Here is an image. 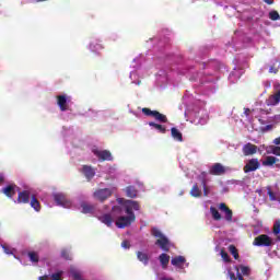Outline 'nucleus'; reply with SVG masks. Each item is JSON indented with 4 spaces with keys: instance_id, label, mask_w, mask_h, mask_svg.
Listing matches in <instances>:
<instances>
[{
    "instance_id": "18",
    "label": "nucleus",
    "mask_w": 280,
    "mask_h": 280,
    "mask_svg": "<svg viewBox=\"0 0 280 280\" xmlns=\"http://www.w3.org/2000/svg\"><path fill=\"white\" fill-rule=\"evenodd\" d=\"M0 248H2L4 255H12L14 259H18V261L22 264V266H25V264H23V260H21V257L16 256V248L10 245L1 244V243H0Z\"/></svg>"
},
{
    "instance_id": "22",
    "label": "nucleus",
    "mask_w": 280,
    "mask_h": 280,
    "mask_svg": "<svg viewBox=\"0 0 280 280\" xmlns=\"http://www.w3.org/2000/svg\"><path fill=\"white\" fill-rule=\"evenodd\" d=\"M257 150H258L257 145L250 142L244 144L242 148V152L244 156H253L254 154H257Z\"/></svg>"
},
{
    "instance_id": "26",
    "label": "nucleus",
    "mask_w": 280,
    "mask_h": 280,
    "mask_svg": "<svg viewBox=\"0 0 280 280\" xmlns=\"http://www.w3.org/2000/svg\"><path fill=\"white\" fill-rule=\"evenodd\" d=\"M159 261L163 270H166L167 266H170V255L163 253L159 256Z\"/></svg>"
},
{
    "instance_id": "12",
    "label": "nucleus",
    "mask_w": 280,
    "mask_h": 280,
    "mask_svg": "<svg viewBox=\"0 0 280 280\" xmlns=\"http://www.w3.org/2000/svg\"><path fill=\"white\" fill-rule=\"evenodd\" d=\"M171 266L174 267L177 272H185V269L189 268V262L185 256L177 255L172 257Z\"/></svg>"
},
{
    "instance_id": "25",
    "label": "nucleus",
    "mask_w": 280,
    "mask_h": 280,
    "mask_svg": "<svg viewBox=\"0 0 280 280\" xmlns=\"http://www.w3.org/2000/svg\"><path fill=\"white\" fill-rule=\"evenodd\" d=\"M171 137L174 141H177V143H183V132L178 130L176 127L171 128Z\"/></svg>"
},
{
    "instance_id": "33",
    "label": "nucleus",
    "mask_w": 280,
    "mask_h": 280,
    "mask_svg": "<svg viewBox=\"0 0 280 280\" xmlns=\"http://www.w3.org/2000/svg\"><path fill=\"white\" fill-rule=\"evenodd\" d=\"M137 257L144 266H148V262L150 261V258H148V254L143 252H138Z\"/></svg>"
},
{
    "instance_id": "1",
    "label": "nucleus",
    "mask_w": 280,
    "mask_h": 280,
    "mask_svg": "<svg viewBox=\"0 0 280 280\" xmlns=\"http://www.w3.org/2000/svg\"><path fill=\"white\" fill-rule=\"evenodd\" d=\"M116 202L119 206H114L110 212H108V206H104V210L96 212L95 218L109 229L113 224H116L117 229H126L137 220L135 211H139V202L124 198H118Z\"/></svg>"
},
{
    "instance_id": "3",
    "label": "nucleus",
    "mask_w": 280,
    "mask_h": 280,
    "mask_svg": "<svg viewBox=\"0 0 280 280\" xmlns=\"http://www.w3.org/2000/svg\"><path fill=\"white\" fill-rule=\"evenodd\" d=\"M143 115L147 117H152L155 121H149L148 126L151 130H155L159 135H165L167 132V127L164 124H167V116L161 114L159 110H152L148 107L142 108Z\"/></svg>"
},
{
    "instance_id": "13",
    "label": "nucleus",
    "mask_w": 280,
    "mask_h": 280,
    "mask_svg": "<svg viewBox=\"0 0 280 280\" xmlns=\"http://www.w3.org/2000/svg\"><path fill=\"white\" fill-rule=\"evenodd\" d=\"M92 153L98 161L104 162V161H113V153L108 150H100L97 147L92 148Z\"/></svg>"
},
{
    "instance_id": "32",
    "label": "nucleus",
    "mask_w": 280,
    "mask_h": 280,
    "mask_svg": "<svg viewBox=\"0 0 280 280\" xmlns=\"http://www.w3.org/2000/svg\"><path fill=\"white\" fill-rule=\"evenodd\" d=\"M129 78L131 80L132 84H141V80L139 79V71L138 70H133L130 72Z\"/></svg>"
},
{
    "instance_id": "35",
    "label": "nucleus",
    "mask_w": 280,
    "mask_h": 280,
    "mask_svg": "<svg viewBox=\"0 0 280 280\" xmlns=\"http://www.w3.org/2000/svg\"><path fill=\"white\" fill-rule=\"evenodd\" d=\"M27 257L30 261L33 262L34 265H36L39 260L38 253L36 252H28Z\"/></svg>"
},
{
    "instance_id": "24",
    "label": "nucleus",
    "mask_w": 280,
    "mask_h": 280,
    "mask_svg": "<svg viewBox=\"0 0 280 280\" xmlns=\"http://www.w3.org/2000/svg\"><path fill=\"white\" fill-rule=\"evenodd\" d=\"M69 277L73 280H85L82 276V271H80V269L77 267H70Z\"/></svg>"
},
{
    "instance_id": "53",
    "label": "nucleus",
    "mask_w": 280,
    "mask_h": 280,
    "mask_svg": "<svg viewBox=\"0 0 280 280\" xmlns=\"http://www.w3.org/2000/svg\"><path fill=\"white\" fill-rule=\"evenodd\" d=\"M48 277L47 276H43V277H39L38 280H47Z\"/></svg>"
},
{
    "instance_id": "51",
    "label": "nucleus",
    "mask_w": 280,
    "mask_h": 280,
    "mask_svg": "<svg viewBox=\"0 0 280 280\" xmlns=\"http://www.w3.org/2000/svg\"><path fill=\"white\" fill-rule=\"evenodd\" d=\"M5 176H3V174L0 173V183H3Z\"/></svg>"
},
{
    "instance_id": "30",
    "label": "nucleus",
    "mask_w": 280,
    "mask_h": 280,
    "mask_svg": "<svg viewBox=\"0 0 280 280\" xmlns=\"http://www.w3.org/2000/svg\"><path fill=\"white\" fill-rule=\"evenodd\" d=\"M31 207L32 209H34V211H36V213H40V209H42L40 201H38V199H36L35 196L31 197Z\"/></svg>"
},
{
    "instance_id": "6",
    "label": "nucleus",
    "mask_w": 280,
    "mask_h": 280,
    "mask_svg": "<svg viewBox=\"0 0 280 280\" xmlns=\"http://www.w3.org/2000/svg\"><path fill=\"white\" fill-rule=\"evenodd\" d=\"M56 105L61 113L71 110L73 106V97L67 93H59L55 96Z\"/></svg>"
},
{
    "instance_id": "10",
    "label": "nucleus",
    "mask_w": 280,
    "mask_h": 280,
    "mask_svg": "<svg viewBox=\"0 0 280 280\" xmlns=\"http://www.w3.org/2000/svg\"><path fill=\"white\" fill-rule=\"evenodd\" d=\"M54 201L58 207H62L63 209H74L75 203L72 199H69L67 195L62 192H55L52 195Z\"/></svg>"
},
{
    "instance_id": "28",
    "label": "nucleus",
    "mask_w": 280,
    "mask_h": 280,
    "mask_svg": "<svg viewBox=\"0 0 280 280\" xmlns=\"http://www.w3.org/2000/svg\"><path fill=\"white\" fill-rule=\"evenodd\" d=\"M278 161L279 159H277L276 156L269 155L265 159V161H262V165L265 167H272V165H275V163H278Z\"/></svg>"
},
{
    "instance_id": "15",
    "label": "nucleus",
    "mask_w": 280,
    "mask_h": 280,
    "mask_svg": "<svg viewBox=\"0 0 280 280\" xmlns=\"http://www.w3.org/2000/svg\"><path fill=\"white\" fill-rule=\"evenodd\" d=\"M81 174L86 178V180H93L95 178V174H97V171L95 167L91 165H83L80 170Z\"/></svg>"
},
{
    "instance_id": "14",
    "label": "nucleus",
    "mask_w": 280,
    "mask_h": 280,
    "mask_svg": "<svg viewBox=\"0 0 280 280\" xmlns=\"http://www.w3.org/2000/svg\"><path fill=\"white\" fill-rule=\"evenodd\" d=\"M276 94L270 95L268 100H266V106H277L280 102V83L276 82L275 85Z\"/></svg>"
},
{
    "instance_id": "31",
    "label": "nucleus",
    "mask_w": 280,
    "mask_h": 280,
    "mask_svg": "<svg viewBox=\"0 0 280 280\" xmlns=\"http://www.w3.org/2000/svg\"><path fill=\"white\" fill-rule=\"evenodd\" d=\"M201 116H197V124H199L200 126H205V124H207L209 121V114H207L206 112H200Z\"/></svg>"
},
{
    "instance_id": "19",
    "label": "nucleus",
    "mask_w": 280,
    "mask_h": 280,
    "mask_svg": "<svg viewBox=\"0 0 280 280\" xmlns=\"http://www.w3.org/2000/svg\"><path fill=\"white\" fill-rule=\"evenodd\" d=\"M226 172V168L221 163H214L209 167V174L212 176H222Z\"/></svg>"
},
{
    "instance_id": "37",
    "label": "nucleus",
    "mask_w": 280,
    "mask_h": 280,
    "mask_svg": "<svg viewBox=\"0 0 280 280\" xmlns=\"http://www.w3.org/2000/svg\"><path fill=\"white\" fill-rule=\"evenodd\" d=\"M268 16L270 21H280L279 12H277L276 10L270 11Z\"/></svg>"
},
{
    "instance_id": "2",
    "label": "nucleus",
    "mask_w": 280,
    "mask_h": 280,
    "mask_svg": "<svg viewBox=\"0 0 280 280\" xmlns=\"http://www.w3.org/2000/svg\"><path fill=\"white\" fill-rule=\"evenodd\" d=\"M272 108L266 104H258L255 108H244L243 117L247 124L246 128L249 132H270L273 130L275 124H279L280 115L269 116Z\"/></svg>"
},
{
    "instance_id": "44",
    "label": "nucleus",
    "mask_w": 280,
    "mask_h": 280,
    "mask_svg": "<svg viewBox=\"0 0 280 280\" xmlns=\"http://www.w3.org/2000/svg\"><path fill=\"white\" fill-rule=\"evenodd\" d=\"M130 241H127V240H125V241H122V243H121V248H124L125 250H128V249H130Z\"/></svg>"
},
{
    "instance_id": "49",
    "label": "nucleus",
    "mask_w": 280,
    "mask_h": 280,
    "mask_svg": "<svg viewBox=\"0 0 280 280\" xmlns=\"http://www.w3.org/2000/svg\"><path fill=\"white\" fill-rule=\"evenodd\" d=\"M267 5H272L275 3V0H262Z\"/></svg>"
},
{
    "instance_id": "27",
    "label": "nucleus",
    "mask_w": 280,
    "mask_h": 280,
    "mask_svg": "<svg viewBox=\"0 0 280 280\" xmlns=\"http://www.w3.org/2000/svg\"><path fill=\"white\" fill-rule=\"evenodd\" d=\"M125 194L127 198H137L139 190L135 186H127L125 188Z\"/></svg>"
},
{
    "instance_id": "43",
    "label": "nucleus",
    "mask_w": 280,
    "mask_h": 280,
    "mask_svg": "<svg viewBox=\"0 0 280 280\" xmlns=\"http://www.w3.org/2000/svg\"><path fill=\"white\" fill-rule=\"evenodd\" d=\"M276 148H277V145H269V147H265V150H266L267 154H275Z\"/></svg>"
},
{
    "instance_id": "46",
    "label": "nucleus",
    "mask_w": 280,
    "mask_h": 280,
    "mask_svg": "<svg viewBox=\"0 0 280 280\" xmlns=\"http://www.w3.org/2000/svg\"><path fill=\"white\" fill-rule=\"evenodd\" d=\"M201 185L203 187V196H209V190H207V182L202 180Z\"/></svg>"
},
{
    "instance_id": "45",
    "label": "nucleus",
    "mask_w": 280,
    "mask_h": 280,
    "mask_svg": "<svg viewBox=\"0 0 280 280\" xmlns=\"http://www.w3.org/2000/svg\"><path fill=\"white\" fill-rule=\"evenodd\" d=\"M279 71V65L277 66V63H275V66H271L269 68V73H278Z\"/></svg>"
},
{
    "instance_id": "38",
    "label": "nucleus",
    "mask_w": 280,
    "mask_h": 280,
    "mask_svg": "<svg viewBox=\"0 0 280 280\" xmlns=\"http://www.w3.org/2000/svg\"><path fill=\"white\" fill-rule=\"evenodd\" d=\"M62 275H65V271L59 270V271L52 273L50 277L52 280H62Z\"/></svg>"
},
{
    "instance_id": "47",
    "label": "nucleus",
    "mask_w": 280,
    "mask_h": 280,
    "mask_svg": "<svg viewBox=\"0 0 280 280\" xmlns=\"http://www.w3.org/2000/svg\"><path fill=\"white\" fill-rule=\"evenodd\" d=\"M273 154H275V156H280V147L276 145Z\"/></svg>"
},
{
    "instance_id": "29",
    "label": "nucleus",
    "mask_w": 280,
    "mask_h": 280,
    "mask_svg": "<svg viewBox=\"0 0 280 280\" xmlns=\"http://www.w3.org/2000/svg\"><path fill=\"white\" fill-rule=\"evenodd\" d=\"M190 196H192V198H200L202 196V189L198 184H195L190 189Z\"/></svg>"
},
{
    "instance_id": "5",
    "label": "nucleus",
    "mask_w": 280,
    "mask_h": 280,
    "mask_svg": "<svg viewBox=\"0 0 280 280\" xmlns=\"http://www.w3.org/2000/svg\"><path fill=\"white\" fill-rule=\"evenodd\" d=\"M228 277L230 280H244V277L250 276V267L241 265L240 267H228Z\"/></svg>"
},
{
    "instance_id": "50",
    "label": "nucleus",
    "mask_w": 280,
    "mask_h": 280,
    "mask_svg": "<svg viewBox=\"0 0 280 280\" xmlns=\"http://www.w3.org/2000/svg\"><path fill=\"white\" fill-rule=\"evenodd\" d=\"M273 144H275V145H280V137H278V138H276V139L273 140Z\"/></svg>"
},
{
    "instance_id": "7",
    "label": "nucleus",
    "mask_w": 280,
    "mask_h": 280,
    "mask_svg": "<svg viewBox=\"0 0 280 280\" xmlns=\"http://www.w3.org/2000/svg\"><path fill=\"white\" fill-rule=\"evenodd\" d=\"M85 47L93 56H102V51L106 49L104 42L100 37H92Z\"/></svg>"
},
{
    "instance_id": "20",
    "label": "nucleus",
    "mask_w": 280,
    "mask_h": 280,
    "mask_svg": "<svg viewBox=\"0 0 280 280\" xmlns=\"http://www.w3.org/2000/svg\"><path fill=\"white\" fill-rule=\"evenodd\" d=\"M95 205L93 203H89V202H85V201H82L81 202V206H80V211L81 213H84L85 215H95Z\"/></svg>"
},
{
    "instance_id": "4",
    "label": "nucleus",
    "mask_w": 280,
    "mask_h": 280,
    "mask_svg": "<svg viewBox=\"0 0 280 280\" xmlns=\"http://www.w3.org/2000/svg\"><path fill=\"white\" fill-rule=\"evenodd\" d=\"M223 218L225 220V222H233V210H231L229 207H226V203L222 202L218 205V208L215 207H210V214L212 220H214L215 222H220V220H222V214Z\"/></svg>"
},
{
    "instance_id": "39",
    "label": "nucleus",
    "mask_w": 280,
    "mask_h": 280,
    "mask_svg": "<svg viewBox=\"0 0 280 280\" xmlns=\"http://www.w3.org/2000/svg\"><path fill=\"white\" fill-rule=\"evenodd\" d=\"M267 194L269 196V200H271L272 202L277 201V199L279 198V195L272 192V190L270 189H268Z\"/></svg>"
},
{
    "instance_id": "16",
    "label": "nucleus",
    "mask_w": 280,
    "mask_h": 280,
    "mask_svg": "<svg viewBox=\"0 0 280 280\" xmlns=\"http://www.w3.org/2000/svg\"><path fill=\"white\" fill-rule=\"evenodd\" d=\"M254 246H272V238L266 234H261L254 240Z\"/></svg>"
},
{
    "instance_id": "40",
    "label": "nucleus",
    "mask_w": 280,
    "mask_h": 280,
    "mask_svg": "<svg viewBox=\"0 0 280 280\" xmlns=\"http://www.w3.org/2000/svg\"><path fill=\"white\" fill-rule=\"evenodd\" d=\"M61 257H63V259H71V252L69 249H62Z\"/></svg>"
},
{
    "instance_id": "11",
    "label": "nucleus",
    "mask_w": 280,
    "mask_h": 280,
    "mask_svg": "<svg viewBox=\"0 0 280 280\" xmlns=\"http://www.w3.org/2000/svg\"><path fill=\"white\" fill-rule=\"evenodd\" d=\"M114 191H115V186H112L108 188H98L93 192V198L98 202H106V200H108V198L113 196Z\"/></svg>"
},
{
    "instance_id": "23",
    "label": "nucleus",
    "mask_w": 280,
    "mask_h": 280,
    "mask_svg": "<svg viewBox=\"0 0 280 280\" xmlns=\"http://www.w3.org/2000/svg\"><path fill=\"white\" fill-rule=\"evenodd\" d=\"M16 191H19V187H16L14 184L7 185L4 188H2V194H4V196L8 198L15 196Z\"/></svg>"
},
{
    "instance_id": "41",
    "label": "nucleus",
    "mask_w": 280,
    "mask_h": 280,
    "mask_svg": "<svg viewBox=\"0 0 280 280\" xmlns=\"http://www.w3.org/2000/svg\"><path fill=\"white\" fill-rule=\"evenodd\" d=\"M220 255H221L223 261H225V264H229V261H231V258L229 257V254L226 252L221 250Z\"/></svg>"
},
{
    "instance_id": "9",
    "label": "nucleus",
    "mask_w": 280,
    "mask_h": 280,
    "mask_svg": "<svg viewBox=\"0 0 280 280\" xmlns=\"http://www.w3.org/2000/svg\"><path fill=\"white\" fill-rule=\"evenodd\" d=\"M54 201L58 207H62L63 209H74L75 203L72 199H69L67 195L62 192H55L52 195Z\"/></svg>"
},
{
    "instance_id": "52",
    "label": "nucleus",
    "mask_w": 280,
    "mask_h": 280,
    "mask_svg": "<svg viewBox=\"0 0 280 280\" xmlns=\"http://www.w3.org/2000/svg\"><path fill=\"white\" fill-rule=\"evenodd\" d=\"M116 170H117L116 166H110V167H109V172H115Z\"/></svg>"
},
{
    "instance_id": "34",
    "label": "nucleus",
    "mask_w": 280,
    "mask_h": 280,
    "mask_svg": "<svg viewBox=\"0 0 280 280\" xmlns=\"http://www.w3.org/2000/svg\"><path fill=\"white\" fill-rule=\"evenodd\" d=\"M241 77H242V71L234 70L230 74V81L231 82H237V80H240Z\"/></svg>"
},
{
    "instance_id": "21",
    "label": "nucleus",
    "mask_w": 280,
    "mask_h": 280,
    "mask_svg": "<svg viewBox=\"0 0 280 280\" xmlns=\"http://www.w3.org/2000/svg\"><path fill=\"white\" fill-rule=\"evenodd\" d=\"M30 199H32V191L30 190H22L18 194V203L19 205H27L30 202Z\"/></svg>"
},
{
    "instance_id": "54",
    "label": "nucleus",
    "mask_w": 280,
    "mask_h": 280,
    "mask_svg": "<svg viewBox=\"0 0 280 280\" xmlns=\"http://www.w3.org/2000/svg\"><path fill=\"white\" fill-rule=\"evenodd\" d=\"M277 200H278V201H279V203H280V198H279V197L277 198Z\"/></svg>"
},
{
    "instance_id": "42",
    "label": "nucleus",
    "mask_w": 280,
    "mask_h": 280,
    "mask_svg": "<svg viewBox=\"0 0 280 280\" xmlns=\"http://www.w3.org/2000/svg\"><path fill=\"white\" fill-rule=\"evenodd\" d=\"M280 233V221H276L273 224V235H279Z\"/></svg>"
},
{
    "instance_id": "48",
    "label": "nucleus",
    "mask_w": 280,
    "mask_h": 280,
    "mask_svg": "<svg viewBox=\"0 0 280 280\" xmlns=\"http://www.w3.org/2000/svg\"><path fill=\"white\" fill-rule=\"evenodd\" d=\"M136 185L138 186V189H143V183L142 182H136Z\"/></svg>"
},
{
    "instance_id": "17",
    "label": "nucleus",
    "mask_w": 280,
    "mask_h": 280,
    "mask_svg": "<svg viewBox=\"0 0 280 280\" xmlns=\"http://www.w3.org/2000/svg\"><path fill=\"white\" fill-rule=\"evenodd\" d=\"M261 167V164L259 163L258 159H250L246 165L244 166L245 174H248L250 172H257Z\"/></svg>"
},
{
    "instance_id": "8",
    "label": "nucleus",
    "mask_w": 280,
    "mask_h": 280,
    "mask_svg": "<svg viewBox=\"0 0 280 280\" xmlns=\"http://www.w3.org/2000/svg\"><path fill=\"white\" fill-rule=\"evenodd\" d=\"M151 233L153 237H156L155 244L160 246L162 250H170V240L167 238V236H165V234H163V232H161L160 229L153 228L151 230Z\"/></svg>"
},
{
    "instance_id": "36",
    "label": "nucleus",
    "mask_w": 280,
    "mask_h": 280,
    "mask_svg": "<svg viewBox=\"0 0 280 280\" xmlns=\"http://www.w3.org/2000/svg\"><path fill=\"white\" fill-rule=\"evenodd\" d=\"M229 252L234 257V259H240V254L237 253V247H235L234 245H230Z\"/></svg>"
}]
</instances>
